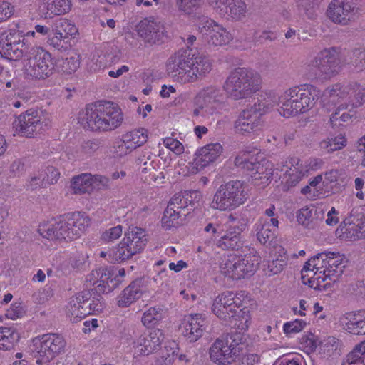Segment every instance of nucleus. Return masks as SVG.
<instances>
[{
  "label": "nucleus",
  "instance_id": "obj_2",
  "mask_svg": "<svg viewBox=\"0 0 365 365\" xmlns=\"http://www.w3.org/2000/svg\"><path fill=\"white\" fill-rule=\"evenodd\" d=\"M78 123L95 131H110L118 128L123 120L120 108L110 101H97L88 104L78 115Z\"/></svg>",
  "mask_w": 365,
  "mask_h": 365
},
{
  "label": "nucleus",
  "instance_id": "obj_32",
  "mask_svg": "<svg viewBox=\"0 0 365 365\" xmlns=\"http://www.w3.org/2000/svg\"><path fill=\"white\" fill-rule=\"evenodd\" d=\"M279 225L277 217H272L270 220H260L255 224L257 238L262 245H267L272 242L275 238V231Z\"/></svg>",
  "mask_w": 365,
  "mask_h": 365
},
{
  "label": "nucleus",
  "instance_id": "obj_29",
  "mask_svg": "<svg viewBox=\"0 0 365 365\" xmlns=\"http://www.w3.org/2000/svg\"><path fill=\"white\" fill-rule=\"evenodd\" d=\"M91 294L84 290L73 295L66 307V315L72 323H77L85 318L87 313L83 309V304L88 300Z\"/></svg>",
  "mask_w": 365,
  "mask_h": 365
},
{
  "label": "nucleus",
  "instance_id": "obj_44",
  "mask_svg": "<svg viewBox=\"0 0 365 365\" xmlns=\"http://www.w3.org/2000/svg\"><path fill=\"white\" fill-rule=\"evenodd\" d=\"M21 37L19 31L16 29H10L4 31L0 35V53H9L8 46L10 45H15V43L20 44Z\"/></svg>",
  "mask_w": 365,
  "mask_h": 365
},
{
  "label": "nucleus",
  "instance_id": "obj_26",
  "mask_svg": "<svg viewBox=\"0 0 365 365\" xmlns=\"http://www.w3.org/2000/svg\"><path fill=\"white\" fill-rule=\"evenodd\" d=\"M207 327L208 322L196 314L185 317L179 327V331L187 341L192 343L202 336Z\"/></svg>",
  "mask_w": 365,
  "mask_h": 365
},
{
  "label": "nucleus",
  "instance_id": "obj_46",
  "mask_svg": "<svg viewBox=\"0 0 365 365\" xmlns=\"http://www.w3.org/2000/svg\"><path fill=\"white\" fill-rule=\"evenodd\" d=\"M346 145V138L344 135L339 134L337 136L328 137L320 143L322 149L328 153L342 149Z\"/></svg>",
  "mask_w": 365,
  "mask_h": 365
},
{
  "label": "nucleus",
  "instance_id": "obj_51",
  "mask_svg": "<svg viewBox=\"0 0 365 365\" xmlns=\"http://www.w3.org/2000/svg\"><path fill=\"white\" fill-rule=\"evenodd\" d=\"M123 226L118 225L106 228L102 231L100 239L104 243L114 242L123 235Z\"/></svg>",
  "mask_w": 365,
  "mask_h": 365
},
{
  "label": "nucleus",
  "instance_id": "obj_1",
  "mask_svg": "<svg viewBox=\"0 0 365 365\" xmlns=\"http://www.w3.org/2000/svg\"><path fill=\"white\" fill-rule=\"evenodd\" d=\"M168 75L175 73L184 83L205 77L212 70V63L205 55L194 48H180L170 56L165 63Z\"/></svg>",
  "mask_w": 365,
  "mask_h": 365
},
{
  "label": "nucleus",
  "instance_id": "obj_48",
  "mask_svg": "<svg viewBox=\"0 0 365 365\" xmlns=\"http://www.w3.org/2000/svg\"><path fill=\"white\" fill-rule=\"evenodd\" d=\"M223 230L220 225L217 223H208L204 227V232L207 235L204 239V244L207 246L216 245V242L223 234Z\"/></svg>",
  "mask_w": 365,
  "mask_h": 365
},
{
  "label": "nucleus",
  "instance_id": "obj_16",
  "mask_svg": "<svg viewBox=\"0 0 365 365\" xmlns=\"http://www.w3.org/2000/svg\"><path fill=\"white\" fill-rule=\"evenodd\" d=\"M341 61L335 48L320 51L309 64L312 76L318 79L327 80L334 76L341 70Z\"/></svg>",
  "mask_w": 365,
  "mask_h": 365
},
{
  "label": "nucleus",
  "instance_id": "obj_41",
  "mask_svg": "<svg viewBox=\"0 0 365 365\" xmlns=\"http://www.w3.org/2000/svg\"><path fill=\"white\" fill-rule=\"evenodd\" d=\"M365 101V88L356 83H351V91L349 92V98L346 102L339 104V109H348L349 106L359 107Z\"/></svg>",
  "mask_w": 365,
  "mask_h": 365
},
{
  "label": "nucleus",
  "instance_id": "obj_34",
  "mask_svg": "<svg viewBox=\"0 0 365 365\" xmlns=\"http://www.w3.org/2000/svg\"><path fill=\"white\" fill-rule=\"evenodd\" d=\"M329 253L327 259V269H323L322 277L325 282H329L335 283L338 280L339 276L342 273L344 266H341L342 258L339 252H327Z\"/></svg>",
  "mask_w": 365,
  "mask_h": 365
},
{
  "label": "nucleus",
  "instance_id": "obj_50",
  "mask_svg": "<svg viewBox=\"0 0 365 365\" xmlns=\"http://www.w3.org/2000/svg\"><path fill=\"white\" fill-rule=\"evenodd\" d=\"M160 322L159 309L155 307H150L146 310L142 317V322L148 329H158Z\"/></svg>",
  "mask_w": 365,
  "mask_h": 365
},
{
  "label": "nucleus",
  "instance_id": "obj_28",
  "mask_svg": "<svg viewBox=\"0 0 365 365\" xmlns=\"http://www.w3.org/2000/svg\"><path fill=\"white\" fill-rule=\"evenodd\" d=\"M329 253L322 252L311 257V262L313 263V269H315L314 277L308 279L309 286L311 288L318 290H327L331 287V282H325L322 277L323 269H327V259Z\"/></svg>",
  "mask_w": 365,
  "mask_h": 365
},
{
  "label": "nucleus",
  "instance_id": "obj_7",
  "mask_svg": "<svg viewBox=\"0 0 365 365\" xmlns=\"http://www.w3.org/2000/svg\"><path fill=\"white\" fill-rule=\"evenodd\" d=\"M244 297V292L235 293L231 291H226L218 295L214 300L212 311L220 319L225 322L231 320L241 321L245 319V322L240 324L235 323L238 329L246 330L248 327L247 323L248 319L244 317L248 311H245V307L242 298Z\"/></svg>",
  "mask_w": 365,
  "mask_h": 365
},
{
  "label": "nucleus",
  "instance_id": "obj_39",
  "mask_svg": "<svg viewBox=\"0 0 365 365\" xmlns=\"http://www.w3.org/2000/svg\"><path fill=\"white\" fill-rule=\"evenodd\" d=\"M351 91V83H336L327 88L325 94L329 97L330 101L340 104L348 100Z\"/></svg>",
  "mask_w": 365,
  "mask_h": 365
},
{
  "label": "nucleus",
  "instance_id": "obj_11",
  "mask_svg": "<svg viewBox=\"0 0 365 365\" xmlns=\"http://www.w3.org/2000/svg\"><path fill=\"white\" fill-rule=\"evenodd\" d=\"M275 103L269 98H258L253 106L241 112L235 123L236 131L241 134H248L259 130L263 123L262 116L273 108Z\"/></svg>",
  "mask_w": 365,
  "mask_h": 365
},
{
  "label": "nucleus",
  "instance_id": "obj_37",
  "mask_svg": "<svg viewBox=\"0 0 365 365\" xmlns=\"http://www.w3.org/2000/svg\"><path fill=\"white\" fill-rule=\"evenodd\" d=\"M143 294V289L140 281H134L117 297V304L120 307H128L136 300L140 299Z\"/></svg>",
  "mask_w": 365,
  "mask_h": 365
},
{
  "label": "nucleus",
  "instance_id": "obj_20",
  "mask_svg": "<svg viewBox=\"0 0 365 365\" xmlns=\"http://www.w3.org/2000/svg\"><path fill=\"white\" fill-rule=\"evenodd\" d=\"M72 8V0H33L30 10L36 16L46 19L51 16L66 15Z\"/></svg>",
  "mask_w": 365,
  "mask_h": 365
},
{
  "label": "nucleus",
  "instance_id": "obj_5",
  "mask_svg": "<svg viewBox=\"0 0 365 365\" xmlns=\"http://www.w3.org/2000/svg\"><path fill=\"white\" fill-rule=\"evenodd\" d=\"M320 91L310 84H304L286 91L279 98V113L285 118L304 113L312 108L320 96Z\"/></svg>",
  "mask_w": 365,
  "mask_h": 365
},
{
  "label": "nucleus",
  "instance_id": "obj_58",
  "mask_svg": "<svg viewBox=\"0 0 365 365\" xmlns=\"http://www.w3.org/2000/svg\"><path fill=\"white\" fill-rule=\"evenodd\" d=\"M201 4L202 0H177L179 9L187 14L195 11Z\"/></svg>",
  "mask_w": 365,
  "mask_h": 365
},
{
  "label": "nucleus",
  "instance_id": "obj_24",
  "mask_svg": "<svg viewBox=\"0 0 365 365\" xmlns=\"http://www.w3.org/2000/svg\"><path fill=\"white\" fill-rule=\"evenodd\" d=\"M85 283L86 286L97 284L100 292L109 293L119 285L120 280L112 270L99 268L92 270L86 276Z\"/></svg>",
  "mask_w": 365,
  "mask_h": 365
},
{
  "label": "nucleus",
  "instance_id": "obj_56",
  "mask_svg": "<svg viewBox=\"0 0 365 365\" xmlns=\"http://www.w3.org/2000/svg\"><path fill=\"white\" fill-rule=\"evenodd\" d=\"M41 173L48 186L56 184L60 177L59 170L52 165L47 166Z\"/></svg>",
  "mask_w": 365,
  "mask_h": 365
},
{
  "label": "nucleus",
  "instance_id": "obj_18",
  "mask_svg": "<svg viewBox=\"0 0 365 365\" xmlns=\"http://www.w3.org/2000/svg\"><path fill=\"white\" fill-rule=\"evenodd\" d=\"M336 234L351 240L365 237V205L353 208L337 228Z\"/></svg>",
  "mask_w": 365,
  "mask_h": 365
},
{
  "label": "nucleus",
  "instance_id": "obj_57",
  "mask_svg": "<svg viewBox=\"0 0 365 365\" xmlns=\"http://www.w3.org/2000/svg\"><path fill=\"white\" fill-rule=\"evenodd\" d=\"M188 207V212L183 213L185 216L190 210H193L195 205L198 203L201 199V193L197 190H187L182 192Z\"/></svg>",
  "mask_w": 365,
  "mask_h": 365
},
{
  "label": "nucleus",
  "instance_id": "obj_6",
  "mask_svg": "<svg viewBox=\"0 0 365 365\" xmlns=\"http://www.w3.org/2000/svg\"><path fill=\"white\" fill-rule=\"evenodd\" d=\"M261 78L255 71L246 68H237L227 77L223 89L233 100L250 98L260 88Z\"/></svg>",
  "mask_w": 365,
  "mask_h": 365
},
{
  "label": "nucleus",
  "instance_id": "obj_3",
  "mask_svg": "<svg viewBox=\"0 0 365 365\" xmlns=\"http://www.w3.org/2000/svg\"><path fill=\"white\" fill-rule=\"evenodd\" d=\"M91 223L84 213L73 212L53 222L39 225L38 233L46 239L70 242L79 238Z\"/></svg>",
  "mask_w": 365,
  "mask_h": 365
},
{
  "label": "nucleus",
  "instance_id": "obj_33",
  "mask_svg": "<svg viewBox=\"0 0 365 365\" xmlns=\"http://www.w3.org/2000/svg\"><path fill=\"white\" fill-rule=\"evenodd\" d=\"M342 320L344 328L349 333L365 334V310L346 313Z\"/></svg>",
  "mask_w": 365,
  "mask_h": 365
},
{
  "label": "nucleus",
  "instance_id": "obj_21",
  "mask_svg": "<svg viewBox=\"0 0 365 365\" xmlns=\"http://www.w3.org/2000/svg\"><path fill=\"white\" fill-rule=\"evenodd\" d=\"M358 12L354 0H332L328 6L327 16L335 24L346 25Z\"/></svg>",
  "mask_w": 365,
  "mask_h": 365
},
{
  "label": "nucleus",
  "instance_id": "obj_49",
  "mask_svg": "<svg viewBox=\"0 0 365 365\" xmlns=\"http://www.w3.org/2000/svg\"><path fill=\"white\" fill-rule=\"evenodd\" d=\"M27 312L26 307L20 300L14 301L5 312V317L11 320H16L24 317Z\"/></svg>",
  "mask_w": 365,
  "mask_h": 365
},
{
  "label": "nucleus",
  "instance_id": "obj_40",
  "mask_svg": "<svg viewBox=\"0 0 365 365\" xmlns=\"http://www.w3.org/2000/svg\"><path fill=\"white\" fill-rule=\"evenodd\" d=\"M259 263L260 257L258 255H245L244 257H240V262H237L240 279L254 274Z\"/></svg>",
  "mask_w": 365,
  "mask_h": 365
},
{
  "label": "nucleus",
  "instance_id": "obj_14",
  "mask_svg": "<svg viewBox=\"0 0 365 365\" xmlns=\"http://www.w3.org/2000/svg\"><path fill=\"white\" fill-rule=\"evenodd\" d=\"M241 339L240 333L229 334L217 339L210 348L211 361L219 365H228L235 361Z\"/></svg>",
  "mask_w": 365,
  "mask_h": 365
},
{
  "label": "nucleus",
  "instance_id": "obj_23",
  "mask_svg": "<svg viewBox=\"0 0 365 365\" xmlns=\"http://www.w3.org/2000/svg\"><path fill=\"white\" fill-rule=\"evenodd\" d=\"M78 35V29L74 21L67 18H61L55 21L48 43L53 48H59L63 41L74 39Z\"/></svg>",
  "mask_w": 365,
  "mask_h": 365
},
{
  "label": "nucleus",
  "instance_id": "obj_52",
  "mask_svg": "<svg viewBox=\"0 0 365 365\" xmlns=\"http://www.w3.org/2000/svg\"><path fill=\"white\" fill-rule=\"evenodd\" d=\"M317 209L314 207H303L297 214V221L304 227H309L315 219Z\"/></svg>",
  "mask_w": 365,
  "mask_h": 365
},
{
  "label": "nucleus",
  "instance_id": "obj_19",
  "mask_svg": "<svg viewBox=\"0 0 365 365\" xmlns=\"http://www.w3.org/2000/svg\"><path fill=\"white\" fill-rule=\"evenodd\" d=\"M277 170L283 173L280 175L284 190L296 186L308 173L307 167L297 157H289L277 165Z\"/></svg>",
  "mask_w": 365,
  "mask_h": 365
},
{
  "label": "nucleus",
  "instance_id": "obj_12",
  "mask_svg": "<svg viewBox=\"0 0 365 365\" xmlns=\"http://www.w3.org/2000/svg\"><path fill=\"white\" fill-rule=\"evenodd\" d=\"M235 165L243 170L251 172L252 181L255 185H268L274 174L276 168L269 161L262 158L260 160L250 153H242L235 159Z\"/></svg>",
  "mask_w": 365,
  "mask_h": 365
},
{
  "label": "nucleus",
  "instance_id": "obj_30",
  "mask_svg": "<svg viewBox=\"0 0 365 365\" xmlns=\"http://www.w3.org/2000/svg\"><path fill=\"white\" fill-rule=\"evenodd\" d=\"M222 146L218 143H210L197 150L195 153L193 168L198 172L215 161L222 153Z\"/></svg>",
  "mask_w": 365,
  "mask_h": 365
},
{
  "label": "nucleus",
  "instance_id": "obj_60",
  "mask_svg": "<svg viewBox=\"0 0 365 365\" xmlns=\"http://www.w3.org/2000/svg\"><path fill=\"white\" fill-rule=\"evenodd\" d=\"M163 143L168 150L173 151L175 155H180L184 151L183 145L177 139L165 138L163 139Z\"/></svg>",
  "mask_w": 365,
  "mask_h": 365
},
{
  "label": "nucleus",
  "instance_id": "obj_15",
  "mask_svg": "<svg viewBox=\"0 0 365 365\" xmlns=\"http://www.w3.org/2000/svg\"><path fill=\"white\" fill-rule=\"evenodd\" d=\"M192 116L195 118L207 117L218 113L225 106V96L221 90L207 87L200 91L194 101Z\"/></svg>",
  "mask_w": 365,
  "mask_h": 365
},
{
  "label": "nucleus",
  "instance_id": "obj_42",
  "mask_svg": "<svg viewBox=\"0 0 365 365\" xmlns=\"http://www.w3.org/2000/svg\"><path fill=\"white\" fill-rule=\"evenodd\" d=\"M238 262H240V257L236 255L229 254L225 256L220 265L222 274L232 279H240L239 272H237Z\"/></svg>",
  "mask_w": 365,
  "mask_h": 365
},
{
  "label": "nucleus",
  "instance_id": "obj_38",
  "mask_svg": "<svg viewBox=\"0 0 365 365\" xmlns=\"http://www.w3.org/2000/svg\"><path fill=\"white\" fill-rule=\"evenodd\" d=\"M153 339H155V338L145 339L140 337L132 343L129 351L133 354L134 358L149 355L153 353L159 345V339L157 338L155 341Z\"/></svg>",
  "mask_w": 365,
  "mask_h": 365
},
{
  "label": "nucleus",
  "instance_id": "obj_53",
  "mask_svg": "<svg viewBox=\"0 0 365 365\" xmlns=\"http://www.w3.org/2000/svg\"><path fill=\"white\" fill-rule=\"evenodd\" d=\"M351 63L356 72L365 71V48H355L352 51Z\"/></svg>",
  "mask_w": 365,
  "mask_h": 365
},
{
  "label": "nucleus",
  "instance_id": "obj_47",
  "mask_svg": "<svg viewBox=\"0 0 365 365\" xmlns=\"http://www.w3.org/2000/svg\"><path fill=\"white\" fill-rule=\"evenodd\" d=\"M178 345L175 341H168L161 349V365H172L176 359Z\"/></svg>",
  "mask_w": 365,
  "mask_h": 365
},
{
  "label": "nucleus",
  "instance_id": "obj_9",
  "mask_svg": "<svg viewBox=\"0 0 365 365\" xmlns=\"http://www.w3.org/2000/svg\"><path fill=\"white\" fill-rule=\"evenodd\" d=\"M56 61L51 53L41 46L30 49L23 61L24 73L36 80H45L56 71Z\"/></svg>",
  "mask_w": 365,
  "mask_h": 365
},
{
  "label": "nucleus",
  "instance_id": "obj_35",
  "mask_svg": "<svg viewBox=\"0 0 365 365\" xmlns=\"http://www.w3.org/2000/svg\"><path fill=\"white\" fill-rule=\"evenodd\" d=\"M209 33L206 34L207 41L210 45L215 46L227 44L232 38V35L222 26L214 21H207Z\"/></svg>",
  "mask_w": 365,
  "mask_h": 365
},
{
  "label": "nucleus",
  "instance_id": "obj_25",
  "mask_svg": "<svg viewBox=\"0 0 365 365\" xmlns=\"http://www.w3.org/2000/svg\"><path fill=\"white\" fill-rule=\"evenodd\" d=\"M246 227L245 220H241L236 225L230 226L216 242L217 247L222 250H231L242 248L244 240L242 233Z\"/></svg>",
  "mask_w": 365,
  "mask_h": 365
},
{
  "label": "nucleus",
  "instance_id": "obj_22",
  "mask_svg": "<svg viewBox=\"0 0 365 365\" xmlns=\"http://www.w3.org/2000/svg\"><path fill=\"white\" fill-rule=\"evenodd\" d=\"M185 209L188 210L189 208L182 192L175 194L163 212L161 227L166 230L178 227L180 225L178 219L182 215V211Z\"/></svg>",
  "mask_w": 365,
  "mask_h": 365
},
{
  "label": "nucleus",
  "instance_id": "obj_59",
  "mask_svg": "<svg viewBox=\"0 0 365 365\" xmlns=\"http://www.w3.org/2000/svg\"><path fill=\"white\" fill-rule=\"evenodd\" d=\"M305 325L306 322L304 321L297 319L284 323L283 330L287 335L296 334L301 331Z\"/></svg>",
  "mask_w": 365,
  "mask_h": 365
},
{
  "label": "nucleus",
  "instance_id": "obj_13",
  "mask_svg": "<svg viewBox=\"0 0 365 365\" xmlns=\"http://www.w3.org/2000/svg\"><path fill=\"white\" fill-rule=\"evenodd\" d=\"M50 124L48 115L42 110L30 108L19 115L13 122V129L19 135L32 138Z\"/></svg>",
  "mask_w": 365,
  "mask_h": 365
},
{
  "label": "nucleus",
  "instance_id": "obj_43",
  "mask_svg": "<svg viewBox=\"0 0 365 365\" xmlns=\"http://www.w3.org/2000/svg\"><path fill=\"white\" fill-rule=\"evenodd\" d=\"M247 11V4L242 0H232L230 1L227 8V14L222 17L240 21L245 16Z\"/></svg>",
  "mask_w": 365,
  "mask_h": 365
},
{
  "label": "nucleus",
  "instance_id": "obj_31",
  "mask_svg": "<svg viewBox=\"0 0 365 365\" xmlns=\"http://www.w3.org/2000/svg\"><path fill=\"white\" fill-rule=\"evenodd\" d=\"M160 25L157 18L147 17L140 20L135 26V31L145 42L153 43L158 38Z\"/></svg>",
  "mask_w": 365,
  "mask_h": 365
},
{
  "label": "nucleus",
  "instance_id": "obj_8",
  "mask_svg": "<svg viewBox=\"0 0 365 365\" xmlns=\"http://www.w3.org/2000/svg\"><path fill=\"white\" fill-rule=\"evenodd\" d=\"M63 337L56 334H39L27 342V349L38 365H49L66 348Z\"/></svg>",
  "mask_w": 365,
  "mask_h": 365
},
{
  "label": "nucleus",
  "instance_id": "obj_17",
  "mask_svg": "<svg viewBox=\"0 0 365 365\" xmlns=\"http://www.w3.org/2000/svg\"><path fill=\"white\" fill-rule=\"evenodd\" d=\"M148 140V131L144 128L131 130L116 140L113 145V154L118 158L128 155L143 146Z\"/></svg>",
  "mask_w": 365,
  "mask_h": 365
},
{
  "label": "nucleus",
  "instance_id": "obj_36",
  "mask_svg": "<svg viewBox=\"0 0 365 365\" xmlns=\"http://www.w3.org/2000/svg\"><path fill=\"white\" fill-rule=\"evenodd\" d=\"M20 339V330L16 325L0 326V351L11 350Z\"/></svg>",
  "mask_w": 365,
  "mask_h": 365
},
{
  "label": "nucleus",
  "instance_id": "obj_54",
  "mask_svg": "<svg viewBox=\"0 0 365 365\" xmlns=\"http://www.w3.org/2000/svg\"><path fill=\"white\" fill-rule=\"evenodd\" d=\"M80 65V54L72 53L66 58L63 64L64 72L67 74H73L79 68Z\"/></svg>",
  "mask_w": 365,
  "mask_h": 365
},
{
  "label": "nucleus",
  "instance_id": "obj_10",
  "mask_svg": "<svg viewBox=\"0 0 365 365\" xmlns=\"http://www.w3.org/2000/svg\"><path fill=\"white\" fill-rule=\"evenodd\" d=\"M248 195L243 182L231 180L221 185L214 195L212 207L220 210H232L242 205Z\"/></svg>",
  "mask_w": 365,
  "mask_h": 365
},
{
  "label": "nucleus",
  "instance_id": "obj_61",
  "mask_svg": "<svg viewBox=\"0 0 365 365\" xmlns=\"http://www.w3.org/2000/svg\"><path fill=\"white\" fill-rule=\"evenodd\" d=\"M287 265V257L280 255L268 264V269L272 274L280 273Z\"/></svg>",
  "mask_w": 365,
  "mask_h": 365
},
{
  "label": "nucleus",
  "instance_id": "obj_63",
  "mask_svg": "<svg viewBox=\"0 0 365 365\" xmlns=\"http://www.w3.org/2000/svg\"><path fill=\"white\" fill-rule=\"evenodd\" d=\"M14 13V6L7 1H0V23L9 19Z\"/></svg>",
  "mask_w": 365,
  "mask_h": 365
},
{
  "label": "nucleus",
  "instance_id": "obj_27",
  "mask_svg": "<svg viewBox=\"0 0 365 365\" xmlns=\"http://www.w3.org/2000/svg\"><path fill=\"white\" fill-rule=\"evenodd\" d=\"M107 182V178L102 175L83 173L72 178L70 187L74 194L89 193L101 185H106Z\"/></svg>",
  "mask_w": 365,
  "mask_h": 365
},
{
  "label": "nucleus",
  "instance_id": "obj_45",
  "mask_svg": "<svg viewBox=\"0 0 365 365\" xmlns=\"http://www.w3.org/2000/svg\"><path fill=\"white\" fill-rule=\"evenodd\" d=\"M341 365H365V340L346 356Z\"/></svg>",
  "mask_w": 365,
  "mask_h": 365
},
{
  "label": "nucleus",
  "instance_id": "obj_4",
  "mask_svg": "<svg viewBox=\"0 0 365 365\" xmlns=\"http://www.w3.org/2000/svg\"><path fill=\"white\" fill-rule=\"evenodd\" d=\"M146 242L144 230L137 227H129L117 245L101 251L99 256L108 262L120 264L140 253L144 249Z\"/></svg>",
  "mask_w": 365,
  "mask_h": 365
},
{
  "label": "nucleus",
  "instance_id": "obj_64",
  "mask_svg": "<svg viewBox=\"0 0 365 365\" xmlns=\"http://www.w3.org/2000/svg\"><path fill=\"white\" fill-rule=\"evenodd\" d=\"M9 52L11 54L1 53L4 58L10 60H17L22 56V51L19 48V44L10 45L8 46Z\"/></svg>",
  "mask_w": 365,
  "mask_h": 365
},
{
  "label": "nucleus",
  "instance_id": "obj_62",
  "mask_svg": "<svg viewBox=\"0 0 365 365\" xmlns=\"http://www.w3.org/2000/svg\"><path fill=\"white\" fill-rule=\"evenodd\" d=\"M27 187L31 190H36L38 188L48 187L45 182V178L43 174L38 173V175L31 177L30 180L27 183Z\"/></svg>",
  "mask_w": 365,
  "mask_h": 365
},
{
  "label": "nucleus",
  "instance_id": "obj_55",
  "mask_svg": "<svg viewBox=\"0 0 365 365\" xmlns=\"http://www.w3.org/2000/svg\"><path fill=\"white\" fill-rule=\"evenodd\" d=\"M342 110L339 109L338 106L335 112L330 117V123L334 128L342 126L344 123L348 122L351 119L350 114L347 113L340 114V111Z\"/></svg>",
  "mask_w": 365,
  "mask_h": 365
}]
</instances>
